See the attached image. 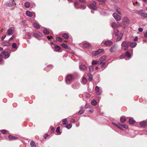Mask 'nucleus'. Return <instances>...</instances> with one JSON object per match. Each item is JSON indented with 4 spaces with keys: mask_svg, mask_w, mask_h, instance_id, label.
<instances>
[{
    "mask_svg": "<svg viewBox=\"0 0 147 147\" xmlns=\"http://www.w3.org/2000/svg\"><path fill=\"white\" fill-rule=\"evenodd\" d=\"M73 79L72 75L71 74L67 75L66 78V82L67 84H70V82Z\"/></svg>",
    "mask_w": 147,
    "mask_h": 147,
    "instance_id": "nucleus-1",
    "label": "nucleus"
},
{
    "mask_svg": "<svg viewBox=\"0 0 147 147\" xmlns=\"http://www.w3.org/2000/svg\"><path fill=\"white\" fill-rule=\"evenodd\" d=\"M15 29L14 27H10L7 30V31L8 35H11L13 33V31Z\"/></svg>",
    "mask_w": 147,
    "mask_h": 147,
    "instance_id": "nucleus-2",
    "label": "nucleus"
},
{
    "mask_svg": "<svg viewBox=\"0 0 147 147\" xmlns=\"http://www.w3.org/2000/svg\"><path fill=\"white\" fill-rule=\"evenodd\" d=\"M121 46L123 47H125V50H127L128 47L129 46V42L124 41L121 44Z\"/></svg>",
    "mask_w": 147,
    "mask_h": 147,
    "instance_id": "nucleus-3",
    "label": "nucleus"
},
{
    "mask_svg": "<svg viewBox=\"0 0 147 147\" xmlns=\"http://www.w3.org/2000/svg\"><path fill=\"white\" fill-rule=\"evenodd\" d=\"M113 16L117 21H119L121 20V17L116 13H114L113 14Z\"/></svg>",
    "mask_w": 147,
    "mask_h": 147,
    "instance_id": "nucleus-4",
    "label": "nucleus"
},
{
    "mask_svg": "<svg viewBox=\"0 0 147 147\" xmlns=\"http://www.w3.org/2000/svg\"><path fill=\"white\" fill-rule=\"evenodd\" d=\"M123 22L126 24H128L129 23V21L128 18L126 17H124L122 19Z\"/></svg>",
    "mask_w": 147,
    "mask_h": 147,
    "instance_id": "nucleus-5",
    "label": "nucleus"
},
{
    "mask_svg": "<svg viewBox=\"0 0 147 147\" xmlns=\"http://www.w3.org/2000/svg\"><path fill=\"white\" fill-rule=\"evenodd\" d=\"M82 45L83 47L86 48H89L90 46V45L87 42H84L82 43Z\"/></svg>",
    "mask_w": 147,
    "mask_h": 147,
    "instance_id": "nucleus-6",
    "label": "nucleus"
},
{
    "mask_svg": "<svg viewBox=\"0 0 147 147\" xmlns=\"http://www.w3.org/2000/svg\"><path fill=\"white\" fill-rule=\"evenodd\" d=\"M101 52V49H100L96 51L93 52L92 54L93 56H95L98 55Z\"/></svg>",
    "mask_w": 147,
    "mask_h": 147,
    "instance_id": "nucleus-7",
    "label": "nucleus"
},
{
    "mask_svg": "<svg viewBox=\"0 0 147 147\" xmlns=\"http://www.w3.org/2000/svg\"><path fill=\"white\" fill-rule=\"evenodd\" d=\"M90 8L96 10L97 9L96 7V3H94V4H91L89 6Z\"/></svg>",
    "mask_w": 147,
    "mask_h": 147,
    "instance_id": "nucleus-8",
    "label": "nucleus"
},
{
    "mask_svg": "<svg viewBox=\"0 0 147 147\" xmlns=\"http://www.w3.org/2000/svg\"><path fill=\"white\" fill-rule=\"evenodd\" d=\"M147 124V119L145 121H142L140 123V125L142 127H144Z\"/></svg>",
    "mask_w": 147,
    "mask_h": 147,
    "instance_id": "nucleus-9",
    "label": "nucleus"
},
{
    "mask_svg": "<svg viewBox=\"0 0 147 147\" xmlns=\"http://www.w3.org/2000/svg\"><path fill=\"white\" fill-rule=\"evenodd\" d=\"M104 45L107 46H109L112 45L113 42L112 41L110 40H107L105 42Z\"/></svg>",
    "mask_w": 147,
    "mask_h": 147,
    "instance_id": "nucleus-10",
    "label": "nucleus"
},
{
    "mask_svg": "<svg viewBox=\"0 0 147 147\" xmlns=\"http://www.w3.org/2000/svg\"><path fill=\"white\" fill-rule=\"evenodd\" d=\"M2 54L4 55L5 56V58L7 59L8 58L9 56V54L6 51H3L2 52Z\"/></svg>",
    "mask_w": 147,
    "mask_h": 147,
    "instance_id": "nucleus-11",
    "label": "nucleus"
},
{
    "mask_svg": "<svg viewBox=\"0 0 147 147\" xmlns=\"http://www.w3.org/2000/svg\"><path fill=\"white\" fill-rule=\"evenodd\" d=\"M1 45L3 46H8L10 45V44L8 41H5L1 43Z\"/></svg>",
    "mask_w": 147,
    "mask_h": 147,
    "instance_id": "nucleus-12",
    "label": "nucleus"
},
{
    "mask_svg": "<svg viewBox=\"0 0 147 147\" xmlns=\"http://www.w3.org/2000/svg\"><path fill=\"white\" fill-rule=\"evenodd\" d=\"M95 90L96 93L97 95H100V92H99L100 88L96 86L95 87Z\"/></svg>",
    "mask_w": 147,
    "mask_h": 147,
    "instance_id": "nucleus-13",
    "label": "nucleus"
},
{
    "mask_svg": "<svg viewBox=\"0 0 147 147\" xmlns=\"http://www.w3.org/2000/svg\"><path fill=\"white\" fill-rule=\"evenodd\" d=\"M116 47L115 45H114L111 47L110 49V51L111 52H114L116 51Z\"/></svg>",
    "mask_w": 147,
    "mask_h": 147,
    "instance_id": "nucleus-14",
    "label": "nucleus"
},
{
    "mask_svg": "<svg viewBox=\"0 0 147 147\" xmlns=\"http://www.w3.org/2000/svg\"><path fill=\"white\" fill-rule=\"evenodd\" d=\"M115 11L119 14L121 15L122 13L121 12V9L118 7H115Z\"/></svg>",
    "mask_w": 147,
    "mask_h": 147,
    "instance_id": "nucleus-15",
    "label": "nucleus"
},
{
    "mask_svg": "<svg viewBox=\"0 0 147 147\" xmlns=\"http://www.w3.org/2000/svg\"><path fill=\"white\" fill-rule=\"evenodd\" d=\"M80 69L82 71H84L87 69V67L84 65H81L80 66Z\"/></svg>",
    "mask_w": 147,
    "mask_h": 147,
    "instance_id": "nucleus-16",
    "label": "nucleus"
},
{
    "mask_svg": "<svg viewBox=\"0 0 147 147\" xmlns=\"http://www.w3.org/2000/svg\"><path fill=\"white\" fill-rule=\"evenodd\" d=\"M137 45V43L135 42H129V46L131 48H134Z\"/></svg>",
    "mask_w": 147,
    "mask_h": 147,
    "instance_id": "nucleus-17",
    "label": "nucleus"
},
{
    "mask_svg": "<svg viewBox=\"0 0 147 147\" xmlns=\"http://www.w3.org/2000/svg\"><path fill=\"white\" fill-rule=\"evenodd\" d=\"M92 64L93 65H95L96 64L100 65L101 64V61L100 60L97 61H93L92 62Z\"/></svg>",
    "mask_w": 147,
    "mask_h": 147,
    "instance_id": "nucleus-18",
    "label": "nucleus"
},
{
    "mask_svg": "<svg viewBox=\"0 0 147 147\" xmlns=\"http://www.w3.org/2000/svg\"><path fill=\"white\" fill-rule=\"evenodd\" d=\"M18 138L16 136H8V139L9 140H16L18 139Z\"/></svg>",
    "mask_w": 147,
    "mask_h": 147,
    "instance_id": "nucleus-19",
    "label": "nucleus"
},
{
    "mask_svg": "<svg viewBox=\"0 0 147 147\" xmlns=\"http://www.w3.org/2000/svg\"><path fill=\"white\" fill-rule=\"evenodd\" d=\"M26 14L27 16L29 17H31L33 15L32 13L29 11H26Z\"/></svg>",
    "mask_w": 147,
    "mask_h": 147,
    "instance_id": "nucleus-20",
    "label": "nucleus"
},
{
    "mask_svg": "<svg viewBox=\"0 0 147 147\" xmlns=\"http://www.w3.org/2000/svg\"><path fill=\"white\" fill-rule=\"evenodd\" d=\"M87 75L89 77L88 79V80L90 82L92 81V74L90 73H88Z\"/></svg>",
    "mask_w": 147,
    "mask_h": 147,
    "instance_id": "nucleus-21",
    "label": "nucleus"
},
{
    "mask_svg": "<svg viewBox=\"0 0 147 147\" xmlns=\"http://www.w3.org/2000/svg\"><path fill=\"white\" fill-rule=\"evenodd\" d=\"M16 5V4L14 2H12V4L9 3L8 2L6 3L5 4V5L6 6L9 7L12 6L14 5Z\"/></svg>",
    "mask_w": 147,
    "mask_h": 147,
    "instance_id": "nucleus-22",
    "label": "nucleus"
},
{
    "mask_svg": "<svg viewBox=\"0 0 147 147\" xmlns=\"http://www.w3.org/2000/svg\"><path fill=\"white\" fill-rule=\"evenodd\" d=\"M72 86L74 89H78L79 88V85L78 83H77L76 85L75 84H73Z\"/></svg>",
    "mask_w": 147,
    "mask_h": 147,
    "instance_id": "nucleus-23",
    "label": "nucleus"
},
{
    "mask_svg": "<svg viewBox=\"0 0 147 147\" xmlns=\"http://www.w3.org/2000/svg\"><path fill=\"white\" fill-rule=\"evenodd\" d=\"M113 28H116L118 26V24L115 22H113L111 26Z\"/></svg>",
    "mask_w": 147,
    "mask_h": 147,
    "instance_id": "nucleus-24",
    "label": "nucleus"
},
{
    "mask_svg": "<svg viewBox=\"0 0 147 147\" xmlns=\"http://www.w3.org/2000/svg\"><path fill=\"white\" fill-rule=\"evenodd\" d=\"M62 36L65 39H67L69 38V35L68 34L65 33L63 34L62 35Z\"/></svg>",
    "mask_w": 147,
    "mask_h": 147,
    "instance_id": "nucleus-25",
    "label": "nucleus"
},
{
    "mask_svg": "<svg viewBox=\"0 0 147 147\" xmlns=\"http://www.w3.org/2000/svg\"><path fill=\"white\" fill-rule=\"evenodd\" d=\"M126 121V118L124 117H121L120 118V121L121 123H123L125 122Z\"/></svg>",
    "mask_w": 147,
    "mask_h": 147,
    "instance_id": "nucleus-26",
    "label": "nucleus"
},
{
    "mask_svg": "<svg viewBox=\"0 0 147 147\" xmlns=\"http://www.w3.org/2000/svg\"><path fill=\"white\" fill-rule=\"evenodd\" d=\"M87 79L85 77H83L82 78V83L84 84H85L87 82Z\"/></svg>",
    "mask_w": 147,
    "mask_h": 147,
    "instance_id": "nucleus-27",
    "label": "nucleus"
},
{
    "mask_svg": "<svg viewBox=\"0 0 147 147\" xmlns=\"http://www.w3.org/2000/svg\"><path fill=\"white\" fill-rule=\"evenodd\" d=\"M43 33L46 35H48L49 34V32L48 30L46 28H45L43 31Z\"/></svg>",
    "mask_w": 147,
    "mask_h": 147,
    "instance_id": "nucleus-28",
    "label": "nucleus"
},
{
    "mask_svg": "<svg viewBox=\"0 0 147 147\" xmlns=\"http://www.w3.org/2000/svg\"><path fill=\"white\" fill-rule=\"evenodd\" d=\"M30 144L31 147H36V146L35 145V143L33 141H31Z\"/></svg>",
    "mask_w": 147,
    "mask_h": 147,
    "instance_id": "nucleus-29",
    "label": "nucleus"
},
{
    "mask_svg": "<svg viewBox=\"0 0 147 147\" xmlns=\"http://www.w3.org/2000/svg\"><path fill=\"white\" fill-rule=\"evenodd\" d=\"M91 104L93 106H95L97 104V102L95 100H93L91 102Z\"/></svg>",
    "mask_w": 147,
    "mask_h": 147,
    "instance_id": "nucleus-30",
    "label": "nucleus"
},
{
    "mask_svg": "<svg viewBox=\"0 0 147 147\" xmlns=\"http://www.w3.org/2000/svg\"><path fill=\"white\" fill-rule=\"evenodd\" d=\"M24 6L26 8H29L30 6V3L28 2H26L24 3Z\"/></svg>",
    "mask_w": 147,
    "mask_h": 147,
    "instance_id": "nucleus-31",
    "label": "nucleus"
},
{
    "mask_svg": "<svg viewBox=\"0 0 147 147\" xmlns=\"http://www.w3.org/2000/svg\"><path fill=\"white\" fill-rule=\"evenodd\" d=\"M129 122L131 124H133L135 123V121L133 119L130 118L129 119Z\"/></svg>",
    "mask_w": 147,
    "mask_h": 147,
    "instance_id": "nucleus-32",
    "label": "nucleus"
},
{
    "mask_svg": "<svg viewBox=\"0 0 147 147\" xmlns=\"http://www.w3.org/2000/svg\"><path fill=\"white\" fill-rule=\"evenodd\" d=\"M144 10H140V11H135V13L136 14L141 15V13H142V12H144Z\"/></svg>",
    "mask_w": 147,
    "mask_h": 147,
    "instance_id": "nucleus-33",
    "label": "nucleus"
},
{
    "mask_svg": "<svg viewBox=\"0 0 147 147\" xmlns=\"http://www.w3.org/2000/svg\"><path fill=\"white\" fill-rule=\"evenodd\" d=\"M33 25L34 27L37 29H39L40 28L39 25L37 24L34 23L33 24Z\"/></svg>",
    "mask_w": 147,
    "mask_h": 147,
    "instance_id": "nucleus-34",
    "label": "nucleus"
},
{
    "mask_svg": "<svg viewBox=\"0 0 147 147\" xmlns=\"http://www.w3.org/2000/svg\"><path fill=\"white\" fill-rule=\"evenodd\" d=\"M55 49L56 51H59L61 49V47L58 46H55Z\"/></svg>",
    "mask_w": 147,
    "mask_h": 147,
    "instance_id": "nucleus-35",
    "label": "nucleus"
},
{
    "mask_svg": "<svg viewBox=\"0 0 147 147\" xmlns=\"http://www.w3.org/2000/svg\"><path fill=\"white\" fill-rule=\"evenodd\" d=\"M79 4V2L78 1H76L74 3V5L75 8L76 9H78V8L77 7V6Z\"/></svg>",
    "mask_w": 147,
    "mask_h": 147,
    "instance_id": "nucleus-36",
    "label": "nucleus"
},
{
    "mask_svg": "<svg viewBox=\"0 0 147 147\" xmlns=\"http://www.w3.org/2000/svg\"><path fill=\"white\" fill-rule=\"evenodd\" d=\"M146 13H145V11L144 12H142L141 13V15L144 18H146Z\"/></svg>",
    "mask_w": 147,
    "mask_h": 147,
    "instance_id": "nucleus-37",
    "label": "nucleus"
},
{
    "mask_svg": "<svg viewBox=\"0 0 147 147\" xmlns=\"http://www.w3.org/2000/svg\"><path fill=\"white\" fill-rule=\"evenodd\" d=\"M123 34L122 33H121V35L119 36L117 38V41H119L120 40H121L122 37V36H123Z\"/></svg>",
    "mask_w": 147,
    "mask_h": 147,
    "instance_id": "nucleus-38",
    "label": "nucleus"
},
{
    "mask_svg": "<svg viewBox=\"0 0 147 147\" xmlns=\"http://www.w3.org/2000/svg\"><path fill=\"white\" fill-rule=\"evenodd\" d=\"M72 124L71 123L69 124L68 125H67L66 126H65L67 128V129H70L71 127H72Z\"/></svg>",
    "mask_w": 147,
    "mask_h": 147,
    "instance_id": "nucleus-39",
    "label": "nucleus"
},
{
    "mask_svg": "<svg viewBox=\"0 0 147 147\" xmlns=\"http://www.w3.org/2000/svg\"><path fill=\"white\" fill-rule=\"evenodd\" d=\"M102 69L104 68V69L106 67L107 65L105 63L102 62Z\"/></svg>",
    "mask_w": 147,
    "mask_h": 147,
    "instance_id": "nucleus-40",
    "label": "nucleus"
},
{
    "mask_svg": "<svg viewBox=\"0 0 147 147\" xmlns=\"http://www.w3.org/2000/svg\"><path fill=\"white\" fill-rule=\"evenodd\" d=\"M56 40L59 42H62V39L60 37H57L56 38Z\"/></svg>",
    "mask_w": 147,
    "mask_h": 147,
    "instance_id": "nucleus-41",
    "label": "nucleus"
},
{
    "mask_svg": "<svg viewBox=\"0 0 147 147\" xmlns=\"http://www.w3.org/2000/svg\"><path fill=\"white\" fill-rule=\"evenodd\" d=\"M61 46L64 48L65 49H67L68 47L67 46L65 43H62L61 44Z\"/></svg>",
    "mask_w": 147,
    "mask_h": 147,
    "instance_id": "nucleus-42",
    "label": "nucleus"
},
{
    "mask_svg": "<svg viewBox=\"0 0 147 147\" xmlns=\"http://www.w3.org/2000/svg\"><path fill=\"white\" fill-rule=\"evenodd\" d=\"M89 70L90 72H92L94 69V67L92 65H91L89 67Z\"/></svg>",
    "mask_w": 147,
    "mask_h": 147,
    "instance_id": "nucleus-43",
    "label": "nucleus"
},
{
    "mask_svg": "<svg viewBox=\"0 0 147 147\" xmlns=\"http://www.w3.org/2000/svg\"><path fill=\"white\" fill-rule=\"evenodd\" d=\"M114 34L116 36H118L119 33V31L117 30H116L114 31Z\"/></svg>",
    "mask_w": 147,
    "mask_h": 147,
    "instance_id": "nucleus-44",
    "label": "nucleus"
},
{
    "mask_svg": "<svg viewBox=\"0 0 147 147\" xmlns=\"http://www.w3.org/2000/svg\"><path fill=\"white\" fill-rule=\"evenodd\" d=\"M1 131L3 134H6L8 132V131L5 130H2Z\"/></svg>",
    "mask_w": 147,
    "mask_h": 147,
    "instance_id": "nucleus-45",
    "label": "nucleus"
},
{
    "mask_svg": "<svg viewBox=\"0 0 147 147\" xmlns=\"http://www.w3.org/2000/svg\"><path fill=\"white\" fill-rule=\"evenodd\" d=\"M12 47L13 48H16L17 45L16 43H13L12 44Z\"/></svg>",
    "mask_w": 147,
    "mask_h": 147,
    "instance_id": "nucleus-46",
    "label": "nucleus"
},
{
    "mask_svg": "<svg viewBox=\"0 0 147 147\" xmlns=\"http://www.w3.org/2000/svg\"><path fill=\"white\" fill-rule=\"evenodd\" d=\"M86 6L83 5H81V6L80 8L82 9H86Z\"/></svg>",
    "mask_w": 147,
    "mask_h": 147,
    "instance_id": "nucleus-47",
    "label": "nucleus"
},
{
    "mask_svg": "<svg viewBox=\"0 0 147 147\" xmlns=\"http://www.w3.org/2000/svg\"><path fill=\"white\" fill-rule=\"evenodd\" d=\"M67 119L66 118L64 119L63 120V123L64 125H65L66 124V123L67 121Z\"/></svg>",
    "mask_w": 147,
    "mask_h": 147,
    "instance_id": "nucleus-48",
    "label": "nucleus"
},
{
    "mask_svg": "<svg viewBox=\"0 0 147 147\" xmlns=\"http://www.w3.org/2000/svg\"><path fill=\"white\" fill-rule=\"evenodd\" d=\"M120 125L124 128L127 129L128 128V126L126 125Z\"/></svg>",
    "mask_w": 147,
    "mask_h": 147,
    "instance_id": "nucleus-49",
    "label": "nucleus"
},
{
    "mask_svg": "<svg viewBox=\"0 0 147 147\" xmlns=\"http://www.w3.org/2000/svg\"><path fill=\"white\" fill-rule=\"evenodd\" d=\"M126 55L128 57H131V54L128 52H126Z\"/></svg>",
    "mask_w": 147,
    "mask_h": 147,
    "instance_id": "nucleus-50",
    "label": "nucleus"
},
{
    "mask_svg": "<svg viewBox=\"0 0 147 147\" xmlns=\"http://www.w3.org/2000/svg\"><path fill=\"white\" fill-rule=\"evenodd\" d=\"M84 112V110L80 109L78 113L79 115H81Z\"/></svg>",
    "mask_w": 147,
    "mask_h": 147,
    "instance_id": "nucleus-51",
    "label": "nucleus"
},
{
    "mask_svg": "<svg viewBox=\"0 0 147 147\" xmlns=\"http://www.w3.org/2000/svg\"><path fill=\"white\" fill-rule=\"evenodd\" d=\"M60 127L59 126L56 129V131L57 133H59L60 132Z\"/></svg>",
    "mask_w": 147,
    "mask_h": 147,
    "instance_id": "nucleus-52",
    "label": "nucleus"
},
{
    "mask_svg": "<svg viewBox=\"0 0 147 147\" xmlns=\"http://www.w3.org/2000/svg\"><path fill=\"white\" fill-rule=\"evenodd\" d=\"M90 108V105L89 104H87L85 106V108L86 109L89 108Z\"/></svg>",
    "mask_w": 147,
    "mask_h": 147,
    "instance_id": "nucleus-53",
    "label": "nucleus"
},
{
    "mask_svg": "<svg viewBox=\"0 0 147 147\" xmlns=\"http://www.w3.org/2000/svg\"><path fill=\"white\" fill-rule=\"evenodd\" d=\"M107 57L105 56H103L102 57V61H104L106 59Z\"/></svg>",
    "mask_w": 147,
    "mask_h": 147,
    "instance_id": "nucleus-54",
    "label": "nucleus"
},
{
    "mask_svg": "<svg viewBox=\"0 0 147 147\" xmlns=\"http://www.w3.org/2000/svg\"><path fill=\"white\" fill-rule=\"evenodd\" d=\"M33 35L36 38H37L38 37L37 33H34Z\"/></svg>",
    "mask_w": 147,
    "mask_h": 147,
    "instance_id": "nucleus-55",
    "label": "nucleus"
},
{
    "mask_svg": "<svg viewBox=\"0 0 147 147\" xmlns=\"http://www.w3.org/2000/svg\"><path fill=\"white\" fill-rule=\"evenodd\" d=\"M125 56L123 54H122L120 56L119 58L120 59H122L124 58Z\"/></svg>",
    "mask_w": 147,
    "mask_h": 147,
    "instance_id": "nucleus-56",
    "label": "nucleus"
},
{
    "mask_svg": "<svg viewBox=\"0 0 147 147\" xmlns=\"http://www.w3.org/2000/svg\"><path fill=\"white\" fill-rule=\"evenodd\" d=\"M15 37V36L14 35H13L10 38H9V41H11L12 39H13Z\"/></svg>",
    "mask_w": 147,
    "mask_h": 147,
    "instance_id": "nucleus-57",
    "label": "nucleus"
},
{
    "mask_svg": "<svg viewBox=\"0 0 147 147\" xmlns=\"http://www.w3.org/2000/svg\"><path fill=\"white\" fill-rule=\"evenodd\" d=\"M38 34V37H41V36H42V34L40 33V32H38V33H37Z\"/></svg>",
    "mask_w": 147,
    "mask_h": 147,
    "instance_id": "nucleus-58",
    "label": "nucleus"
},
{
    "mask_svg": "<svg viewBox=\"0 0 147 147\" xmlns=\"http://www.w3.org/2000/svg\"><path fill=\"white\" fill-rule=\"evenodd\" d=\"M138 30L140 32H142L143 30V29L142 28H138Z\"/></svg>",
    "mask_w": 147,
    "mask_h": 147,
    "instance_id": "nucleus-59",
    "label": "nucleus"
},
{
    "mask_svg": "<svg viewBox=\"0 0 147 147\" xmlns=\"http://www.w3.org/2000/svg\"><path fill=\"white\" fill-rule=\"evenodd\" d=\"M75 120L74 119H72L71 120L70 122L71 123H74L75 122Z\"/></svg>",
    "mask_w": 147,
    "mask_h": 147,
    "instance_id": "nucleus-60",
    "label": "nucleus"
},
{
    "mask_svg": "<svg viewBox=\"0 0 147 147\" xmlns=\"http://www.w3.org/2000/svg\"><path fill=\"white\" fill-rule=\"evenodd\" d=\"M3 60L2 55H0V61H2Z\"/></svg>",
    "mask_w": 147,
    "mask_h": 147,
    "instance_id": "nucleus-61",
    "label": "nucleus"
},
{
    "mask_svg": "<svg viewBox=\"0 0 147 147\" xmlns=\"http://www.w3.org/2000/svg\"><path fill=\"white\" fill-rule=\"evenodd\" d=\"M47 38L49 39H51L53 38V37L52 36H47Z\"/></svg>",
    "mask_w": 147,
    "mask_h": 147,
    "instance_id": "nucleus-62",
    "label": "nucleus"
},
{
    "mask_svg": "<svg viewBox=\"0 0 147 147\" xmlns=\"http://www.w3.org/2000/svg\"><path fill=\"white\" fill-rule=\"evenodd\" d=\"M138 40V38L137 36H136L134 39V41H137Z\"/></svg>",
    "mask_w": 147,
    "mask_h": 147,
    "instance_id": "nucleus-63",
    "label": "nucleus"
},
{
    "mask_svg": "<svg viewBox=\"0 0 147 147\" xmlns=\"http://www.w3.org/2000/svg\"><path fill=\"white\" fill-rule=\"evenodd\" d=\"M6 36L5 35H3L2 37L1 38V39L2 40H3L5 37H6Z\"/></svg>",
    "mask_w": 147,
    "mask_h": 147,
    "instance_id": "nucleus-64",
    "label": "nucleus"
}]
</instances>
